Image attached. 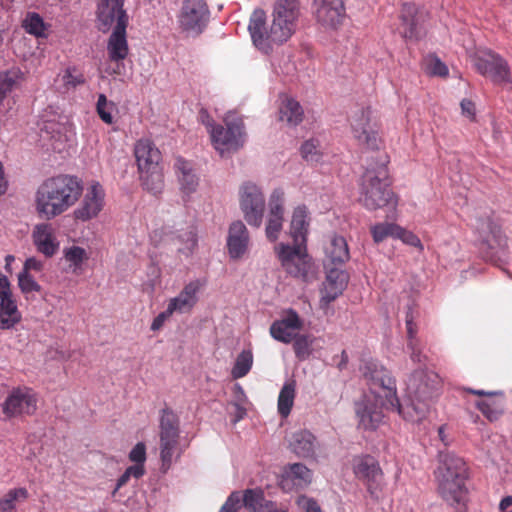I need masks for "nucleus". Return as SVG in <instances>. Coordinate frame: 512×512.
Masks as SVG:
<instances>
[{"label": "nucleus", "mask_w": 512, "mask_h": 512, "mask_svg": "<svg viewBox=\"0 0 512 512\" xmlns=\"http://www.w3.org/2000/svg\"><path fill=\"white\" fill-rule=\"evenodd\" d=\"M303 159L307 162L317 163L320 161L322 153L320 151V142L318 139L311 138L305 141L300 148Z\"/></svg>", "instance_id": "obj_48"}, {"label": "nucleus", "mask_w": 512, "mask_h": 512, "mask_svg": "<svg viewBox=\"0 0 512 512\" xmlns=\"http://www.w3.org/2000/svg\"><path fill=\"white\" fill-rule=\"evenodd\" d=\"M360 369L370 385L371 395H374V387L383 389L387 405L393 410L394 397H396V381L391 373L378 361L372 359L365 361Z\"/></svg>", "instance_id": "obj_15"}, {"label": "nucleus", "mask_w": 512, "mask_h": 512, "mask_svg": "<svg viewBox=\"0 0 512 512\" xmlns=\"http://www.w3.org/2000/svg\"><path fill=\"white\" fill-rule=\"evenodd\" d=\"M499 512H512V496L506 495L504 496L498 505Z\"/></svg>", "instance_id": "obj_64"}, {"label": "nucleus", "mask_w": 512, "mask_h": 512, "mask_svg": "<svg viewBox=\"0 0 512 512\" xmlns=\"http://www.w3.org/2000/svg\"><path fill=\"white\" fill-rule=\"evenodd\" d=\"M310 225V213L306 205L296 206L290 222V236L295 243H306Z\"/></svg>", "instance_id": "obj_30"}, {"label": "nucleus", "mask_w": 512, "mask_h": 512, "mask_svg": "<svg viewBox=\"0 0 512 512\" xmlns=\"http://www.w3.org/2000/svg\"><path fill=\"white\" fill-rule=\"evenodd\" d=\"M115 108V104L112 101H108L105 94H99L97 103H96V111L100 117V119L106 124H112L114 122L112 111Z\"/></svg>", "instance_id": "obj_50"}, {"label": "nucleus", "mask_w": 512, "mask_h": 512, "mask_svg": "<svg viewBox=\"0 0 512 512\" xmlns=\"http://www.w3.org/2000/svg\"><path fill=\"white\" fill-rule=\"evenodd\" d=\"M410 351V358L415 363H424L426 356L420 350L419 341L414 342L412 346H407Z\"/></svg>", "instance_id": "obj_61"}, {"label": "nucleus", "mask_w": 512, "mask_h": 512, "mask_svg": "<svg viewBox=\"0 0 512 512\" xmlns=\"http://www.w3.org/2000/svg\"><path fill=\"white\" fill-rule=\"evenodd\" d=\"M296 504L298 508L304 512H322L318 502L314 498L308 497L306 495L298 496Z\"/></svg>", "instance_id": "obj_56"}, {"label": "nucleus", "mask_w": 512, "mask_h": 512, "mask_svg": "<svg viewBox=\"0 0 512 512\" xmlns=\"http://www.w3.org/2000/svg\"><path fill=\"white\" fill-rule=\"evenodd\" d=\"M174 314L171 308L167 305L166 310L160 312L151 323V330L158 331L160 330L164 323Z\"/></svg>", "instance_id": "obj_59"}, {"label": "nucleus", "mask_w": 512, "mask_h": 512, "mask_svg": "<svg viewBox=\"0 0 512 512\" xmlns=\"http://www.w3.org/2000/svg\"><path fill=\"white\" fill-rule=\"evenodd\" d=\"M174 170L182 193L187 196L195 193L199 186V176L192 162L178 156L174 162Z\"/></svg>", "instance_id": "obj_29"}, {"label": "nucleus", "mask_w": 512, "mask_h": 512, "mask_svg": "<svg viewBox=\"0 0 512 512\" xmlns=\"http://www.w3.org/2000/svg\"><path fill=\"white\" fill-rule=\"evenodd\" d=\"M303 108L298 101L293 98H286L280 107V120L287 122L291 126L298 125L303 119Z\"/></svg>", "instance_id": "obj_36"}, {"label": "nucleus", "mask_w": 512, "mask_h": 512, "mask_svg": "<svg viewBox=\"0 0 512 512\" xmlns=\"http://www.w3.org/2000/svg\"><path fill=\"white\" fill-rule=\"evenodd\" d=\"M22 319L13 295L0 298V329L10 330Z\"/></svg>", "instance_id": "obj_33"}, {"label": "nucleus", "mask_w": 512, "mask_h": 512, "mask_svg": "<svg viewBox=\"0 0 512 512\" xmlns=\"http://www.w3.org/2000/svg\"><path fill=\"white\" fill-rule=\"evenodd\" d=\"M28 496V490L24 487L10 489L0 498V512H15L16 502L25 501Z\"/></svg>", "instance_id": "obj_41"}, {"label": "nucleus", "mask_w": 512, "mask_h": 512, "mask_svg": "<svg viewBox=\"0 0 512 512\" xmlns=\"http://www.w3.org/2000/svg\"><path fill=\"white\" fill-rule=\"evenodd\" d=\"M43 269V262L35 257H29L25 260L22 271L30 273V271L40 272Z\"/></svg>", "instance_id": "obj_62"}, {"label": "nucleus", "mask_w": 512, "mask_h": 512, "mask_svg": "<svg viewBox=\"0 0 512 512\" xmlns=\"http://www.w3.org/2000/svg\"><path fill=\"white\" fill-rule=\"evenodd\" d=\"M212 144L221 157L237 151L245 141L244 124L241 118H225V126L218 124L209 130Z\"/></svg>", "instance_id": "obj_8"}, {"label": "nucleus", "mask_w": 512, "mask_h": 512, "mask_svg": "<svg viewBox=\"0 0 512 512\" xmlns=\"http://www.w3.org/2000/svg\"><path fill=\"white\" fill-rule=\"evenodd\" d=\"M18 286L23 294L41 291V286L36 282L33 276L26 271H21L18 274Z\"/></svg>", "instance_id": "obj_52"}, {"label": "nucleus", "mask_w": 512, "mask_h": 512, "mask_svg": "<svg viewBox=\"0 0 512 512\" xmlns=\"http://www.w3.org/2000/svg\"><path fill=\"white\" fill-rule=\"evenodd\" d=\"M210 10L205 0H183L177 22L180 29L190 36L204 32L210 21Z\"/></svg>", "instance_id": "obj_10"}, {"label": "nucleus", "mask_w": 512, "mask_h": 512, "mask_svg": "<svg viewBox=\"0 0 512 512\" xmlns=\"http://www.w3.org/2000/svg\"><path fill=\"white\" fill-rule=\"evenodd\" d=\"M348 281L349 275L345 270L337 267L327 268L321 289V306H327L336 300L346 289Z\"/></svg>", "instance_id": "obj_21"}, {"label": "nucleus", "mask_w": 512, "mask_h": 512, "mask_svg": "<svg viewBox=\"0 0 512 512\" xmlns=\"http://www.w3.org/2000/svg\"><path fill=\"white\" fill-rule=\"evenodd\" d=\"M370 115L369 107L357 108L350 119L351 129L359 143L366 145L371 150H376L379 148L380 139L377 131L371 126Z\"/></svg>", "instance_id": "obj_18"}, {"label": "nucleus", "mask_w": 512, "mask_h": 512, "mask_svg": "<svg viewBox=\"0 0 512 512\" xmlns=\"http://www.w3.org/2000/svg\"><path fill=\"white\" fill-rule=\"evenodd\" d=\"M204 285L205 281L202 279L190 281L176 297L169 300L168 306L174 313L185 314L191 312L199 300L198 295Z\"/></svg>", "instance_id": "obj_23"}, {"label": "nucleus", "mask_w": 512, "mask_h": 512, "mask_svg": "<svg viewBox=\"0 0 512 512\" xmlns=\"http://www.w3.org/2000/svg\"><path fill=\"white\" fill-rule=\"evenodd\" d=\"M129 459L134 463H142L146 461V446L143 442H138L130 451Z\"/></svg>", "instance_id": "obj_58"}, {"label": "nucleus", "mask_w": 512, "mask_h": 512, "mask_svg": "<svg viewBox=\"0 0 512 512\" xmlns=\"http://www.w3.org/2000/svg\"><path fill=\"white\" fill-rule=\"evenodd\" d=\"M104 198L105 191L102 185L93 181L88 187L81 204L74 211L75 218L85 222L96 217L103 208Z\"/></svg>", "instance_id": "obj_19"}, {"label": "nucleus", "mask_w": 512, "mask_h": 512, "mask_svg": "<svg viewBox=\"0 0 512 512\" xmlns=\"http://www.w3.org/2000/svg\"><path fill=\"white\" fill-rule=\"evenodd\" d=\"M239 201L246 222L259 228L265 210V198L261 188L251 181L244 182L239 189Z\"/></svg>", "instance_id": "obj_13"}, {"label": "nucleus", "mask_w": 512, "mask_h": 512, "mask_svg": "<svg viewBox=\"0 0 512 512\" xmlns=\"http://www.w3.org/2000/svg\"><path fill=\"white\" fill-rule=\"evenodd\" d=\"M284 191L276 188L270 194L268 200V216L284 218Z\"/></svg>", "instance_id": "obj_47"}, {"label": "nucleus", "mask_w": 512, "mask_h": 512, "mask_svg": "<svg viewBox=\"0 0 512 512\" xmlns=\"http://www.w3.org/2000/svg\"><path fill=\"white\" fill-rule=\"evenodd\" d=\"M396 239L401 240L406 245L416 247L419 251H423L424 249L420 238L413 232L408 231L401 226H399V230H397Z\"/></svg>", "instance_id": "obj_54"}, {"label": "nucleus", "mask_w": 512, "mask_h": 512, "mask_svg": "<svg viewBox=\"0 0 512 512\" xmlns=\"http://www.w3.org/2000/svg\"><path fill=\"white\" fill-rule=\"evenodd\" d=\"M474 67L482 76L504 89H512L511 71L508 62L499 54L489 50L474 58Z\"/></svg>", "instance_id": "obj_12"}, {"label": "nucleus", "mask_w": 512, "mask_h": 512, "mask_svg": "<svg viewBox=\"0 0 512 512\" xmlns=\"http://www.w3.org/2000/svg\"><path fill=\"white\" fill-rule=\"evenodd\" d=\"M124 3L125 0H98L96 13L102 31L109 30L115 21H129Z\"/></svg>", "instance_id": "obj_25"}, {"label": "nucleus", "mask_w": 512, "mask_h": 512, "mask_svg": "<svg viewBox=\"0 0 512 512\" xmlns=\"http://www.w3.org/2000/svg\"><path fill=\"white\" fill-rule=\"evenodd\" d=\"M250 236L245 224L234 221L230 224L226 240L228 255L232 260L241 259L248 251Z\"/></svg>", "instance_id": "obj_22"}, {"label": "nucleus", "mask_w": 512, "mask_h": 512, "mask_svg": "<svg viewBox=\"0 0 512 512\" xmlns=\"http://www.w3.org/2000/svg\"><path fill=\"white\" fill-rule=\"evenodd\" d=\"M405 321L408 336L407 346H412L414 342H417L419 340L416 338V326L413 322V316L411 311L407 312Z\"/></svg>", "instance_id": "obj_60"}, {"label": "nucleus", "mask_w": 512, "mask_h": 512, "mask_svg": "<svg viewBox=\"0 0 512 512\" xmlns=\"http://www.w3.org/2000/svg\"><path fill=\"white\" fill-rule=\"evenodd\" d=\"M37 409V397L31 388H13L2 404L3 413L11 418L19 415H32Z\"/></svg>", "instance_id": "obj_17"}, {"label": "nucleus", "mask_w": 512, "mask_h": 512, "mask_svg": "<svg viewBox=\"0 0 512 512\" xmlns=\"http://www.w3.org/2000/svg\"><path fill=\"white\" fill-rule=\"evenodd\" d=\"M326 255L333 265H343L350 259L349 247L346 239L341 235H333Z\"/></svg>", "instance_id": "obj_34"}, {"label": "nucleus", "mask_w": 512, "mask_h": 512, "mask_svg": "<svg viewBox=\"0 0 512 512\" xmlns=\"http://www.w3.org/2000/svg\"><path fill=\"white\" fill-rule=\"evenodd\" d=\"M44 132L51 135L50 139L52 141L51 146L53 150L61 152L66 148V143L69 141V138L67 128L64 125L48 122L45 124Z\"/></svg>", "instance_id": "obj_38"}, {"label": "nucleus", "mask_w": 512, "mask_h": 512, "mask_svg": "<svg viewBox=\"0 0 512 512\" xmlns=\"http://www.w3.org/2000/svg\"><path fill=\"white\" fill-rule=\"evenodd\" d=\"M437 468L438 492L457 512H465L469 500L468 467L463 458L452 451H439Z\"/></svg>", "instance_id": "obj_4"}, {"label": "nucleus", "mask_w": 512, "mask_h": 512, "mask_svg": "<svg viewBox=\"0 0 512 512\" xmlns=\"http://www.w3.org/2000/svg\"><path fill=\"white\" fill-rule=\"evenodd\" d=\"M160 458L162 468L167 470L170 468L178 445L180 436V423L178 416L168 408H164L160 415Z\"/></svg>", "instance_id": "obj_11"}, {"label": "nucleus", "mask_w": 512, "mask_h": 512, "mask_svg": "<svg viewBox=\"0 0 512 512\" xmlns=\"http://www.w3.org/2000/svg\"><path fill=\"white\" fill-rule=\"evenodd\" d=\"M176 238L181 244L178 251L187 257L190 256L198 243L196 227L189 225L186 229L179 230Z\"/></svg>", "instance_id": "obj_39"}, {"label": "nucleus", "mask_w": 512, "mask_h": 512, "mask_svg": "<svg viewBox=\"0 0 512 512\" xmlns=\"http://www.w3.org/2000/svg\"><path fill=\"white\" fill-rule=\"evenodd\" d=\"M284 218L268 216L265 232L269 241L275 242L283 228Z\"/></svg>", "instance_id": "obj_53"}, {"label": "nucleus", "mask_w": 512, "mask_h": 512, "mask_svg": "<svg viewBox=\"0 0 512 512\" xmlns=\"http://www.w3.org/2000/svg\"><path fill=\"white\" fill-rule=\"evenodd\" d=\"M462 114L470 119L475 117V104L469 99H463L460 103Z\"/></svg>", "instance_id": "obj_63"}, {"label": "nucleus", "mask_w": 512, "mask_h": 512, "mask_svg": "<svg viewBox=\"0 0 512 512\" xmlns=\"http://www.w3.org/2000/svg\"><path fill=\"white\" fill-rule=\"evenodd\" d=\"M61 81L67 91L76 89L78 86L85 83L84 74L79 71L75 66L67 67L62 76Z\"/></svg>", "instance_id": "obj_46"}, {"label": "nucleus", "mask_w": 512, "mask_h": 512, "mask_svg": "<svg viewBox=\"0 0 512 512\" xmlns=\"http://www.w3.org/2000/svg\"><path fill=\"white\" fill-rule=\"evenodd\" d=\"M76 176L61 174L44 180L34 196L35 210L41 219L52 220L72 207L82 194Z\"/></svg>", "instance_id": "obj_2"}, {"label": "nucleus", "mask_w": 512, "mask_h": 512, "mask_svg": "<svg viewBox=\"0 0 512 512\" xmlns=\"http://www.w3.org/2000/svg\"><path fill=\"white\" fill-rule=\"evenodd\" d=\"M422 14L414 4L404 3L401 9L400 19L404 27L403 37L409 40H418L425 34L421 24Z\"/></svg>", "instance_id": "obj_28"}, {"label": "nucleus", "mask_w": 512, "mask_h": 512, "mask_svg": "<svg viewBox=\"0 0 512 512\" xmlns=\"http://www.w3.org/2000/svg\"><path fill=\"white\" fill-rule=\"evenodd\" d=\"M397 230H399V225L390 222L377 223L370 228L373 241L377 244L388 237L396 239Z\"/></svg>", "instance_id": "obj_43"}, {"label": "nucleus", "mask_w": 512, "mask_h": 512, "mask_svg": "<svg viewBox=\"0 0 512 512\" xmlns=\"http://www.w3.org/2000/svg\"><path fill=\"white\" fill-rule=\"evenodd\" d=\"M275 254L287 274L306 280L310 269V258L306 243H278L274 247Z\"/></svg>", "instance_id": "obj_9"}, {"label": "nucleus", "mask_w": 512, "mask_h": 512, "mask_svg": "<svg viewBox=\"0 0 512 512\" xmlns=\"http://www.w3.org/2000/svg\"><path fill=\"white\" fill-rule=\"evenodd\" d=\"M476 405L489 421H495L503 414V404L496 400H481Z\"/></svg>", "instance_id": "obj_45"}, {"label": "nucleus", "mask_w": 512, "mask_h": 512, "mask_svg": "<svg viewBox=\"0 0 512 512\" xmlns=\"http://www.w3.org/2000/svg\"><path fill=\"white\" fill-rule=\"evenodd\" d=\"M63 253L65 260L69 263L70 267L73 268L74 272L80 269L84 261L88 259L86 250L80 246L73 245L65 248Z\"/></svg>", "instance_id": "obj_44"}, {"label": "nucleus", "mask_w": 512, "mask_h": 512, "mask_svg": "<svg viewBox=\"0 0 512 512\" xmlns=\"http://www.w3.org/2000/svg\"><path fill=\"white\" fill-rule=\"evenodd\" d=\"M315 16L324 27L336 28L345 17L342 0H314Z\"/></svg>", "instance_id": "obj_24"}, {"label": "nucleus", "mask_w": 512, "mask_h": 512, "mask_svg": "<svg viewBox=\"0 0 512 512\" xmlns=\"http://www.w3.org/2000/svg\"><path fill=\"white\" fill-rule=\"evenodd\" d=\"M291 451L301 458L315 456L316 437L308 430H300L292 434L289 441Z\"/></svg>", "instance_id": "obj_31"}, {"label": "nucleus", "mask_w": 512, "mask_h": 512, "mask_svg": "<svg viewBox=\"0 0 512 512\" xmlns=\"http://www.w3.org/2000/svg\"><path fill=\"white\" fill-rule=\"evenodd\" d=\"M139 179L143 189L157 195L164 188L162 154L158 147L147 138L139 139L134 146Z\"/></svg>", "instance_id": "obj_6"}, {"label": "nucleus", "mask_w": 512, "mask_h": 512, "mask_svg": "<svg viewBox=\"0 0 512 512\" xmlns=\"http://www.w3.org/2000/svg\"><path fill=\"white\" fill-rule=\"evenodd\" d=\"M21 26L26 33L36 38L47 37L46 31L49 28V24H47L43 17L37 12H27L22 20Z\"/></svg>", "instance_id": "obj_35"}, {"label": "nucleus", "mask_w": 512, "mask_h": 512, "mask_svg": "<svg viewBox=\"0 0 512 512\" xmlns=\"http://www.w3.org/2000/svg\"><path fill=\"white\" fill-rule=\"evenodd\" d=\"M302 328V321L296 311L290 310L287 315L275 320L270 326L272 338L281 343L289 344L297 335V331Z\"/></svg>", "instance_id": "obj_26"}, {"label": "nucleus", "mask_w": 512, "mask_h": 512, "mask_svg": "<svg viewBox=\"0 0 512 512\" xmlns=\"http://www.w3.org/2000/svg\"><path fill=\"white\" fill-rule=\"evenodd\" d=\"M241 506L243 505L250 512H256L257 506L263 501L264 492L261 489H246L241 493Z\"/></svg>", "instance_id": "obj_49"}, {"label": "nucleus", "mask_w": 512, "mask_h": 512, "mask_svg": "<svg viewBox=\"0 0 512 512\" xmlns=\"http://www.w3.org/2000/svg\"><path fill=\"white\" fill-rule=\"evenodd\" d=\"M115 27L109 36L107 51L112 62L123 61L129 53L126 29L129 21H115Z\"/></svg>", "instance_id": "obj_27"}, {"label": "nucleus", "mask_w": 512, "mask_h": 512, "mask_svg": "<svg viewBox=\"0 0 512 512\" xmlns=\"http://www.w3.org/2000/svg\"><path fill=\"white\" fill-rule=\"evenodd\" d=\"M295 389L296 384L295 381H286L282 386L279 396H278V413L281 417L286 418L291 413V409L294 404L295 399Z\"/></svg>", "instance_id": "obj_37"}, {"label": "nucleus", "mask_w": 512, "mask_h": 512, "mask_svg": "<svg viewBox=\"0 0 512 512\" xmlns=\"http://www.w3.org/2000/svg\"><path fill=\"white\" fill-rule=\"evenodd\" d=\"M33 242L38 252L48 258L52 257L59 248V243L55 241L48 224L36 225L33 231Z\"/></svg>", "instance_id": "obj_32"}, {"label": "nucleus", "mask_w": 512, "mask_h": 512, "mask_svg": "<svg viewBox=\"0 0 512 512\" xmlns=\"http://www.w3.org/2000/svg\"><path fill=\"white\" fill-rule=\"evenodd\" d=\"M299 16L298 0H275L272 12V23L266 27V13L263 9H255L249 20L248 31L253 44L262 52L268 53L271 44L286 42L296 29Z\"/></svg>", "instance_id": "obj_1"}, {"label": "nucleus", "mask_w": 512, "mask_h": 512, "mask_svg": "<svg viewBox=\"0 0 512 512\" xmlns=\"http://www.w3.org/2000/svg\"><path fill=\"white\" fill-rule=\"evenodd\" d=\"M22 73L19 69L0 71V105L19 83Z\"/></svg>", "instance_id": "obj_40"}, {"label": "nucleus", "mask_w": 512, "mask_h": 512, "mask_svg": "<svg viewBox=\"0 0 512 512\" xmlns=\"http://www.w3.org/2000/svg\"><path fill=\"white\" fill-rule=\"evenodd\" d=\"M358 428L375 431L383 421L382 401L376 395L364 394L355 402Z\"/></svg>", "instance_id": "obj_16"}, {"label": "nucleus", "mask_w": 512, "mask_h": 512, "mask_svg": "<svg viewBox=\"0 0 512 512\" xmlns=\"http://www.w3.org/2000/svg\"><path fill=\"white\" fill-rule=\"evenodd\" d=\"M352 469L355 477L367 487L371 497L377 498L383 481L379 461L369 454L358 455L353 458Z\"/></svg>", "instance_id": "obj_14"}, {"label": "nucleus", "mask_w": 512, "mask_h": 512, "mask_svg": "<svg viewBox=\"0 0 512 512\" xmlns=\"http://www.w3.org/2000/svg\"><path fill=\"white\" fill-rule=\"evenodd\" d=\"M389 158L386 153L368 160L365 171L360 179V202L363 206L374 211L384 207L394 209L397 200L390 189Z\"/></svg>", "instance_id": "obj_5"}, {"label": "nucleus", "mask_w": 512, "mask_h": 512, "mask_svg": "<svg viewBox=\"0 0 512 512\" xmlns=\"http://www.w3.org/2000/svg\"><path fill=\"white\" fill-rule=\"evenodd\" d=\"M427 73L432 76L445 77L448 75L449 70L445 63H443L439 58L434 57L429 60Z\"/></svg>", "instance_id": "obj_55"}, {"label": "nucleus", "mask_w": 512, "mask_h": 512, "mask_svg": "<svg viewBox=\"0 0 512 512\" xmlns=\"http://www.w3.org/2000/svg\"><path fill=\"white\" fill-rule=\"evenodd\" d=\"M293 349L295 356L299 360H306L311 354L312 341L307 335L297 334L293 339Z\"/></svg>", "instance_id": "obj_51"}, {"label": "nucleus", "mask_w": 512, "mask_h": 512, "mask_svg": "<svg viewBox=\"0 0 512 512\" xmlns=\"http://www.w3.org/2000/svg\"><path fill=\"white\" fill-rule=\"evenodd\" d=\"M253 365V354L251 350L244 349L236 357L234 366L231 370V376L233 379H240L246 376Z\"/></svg>", "instance_id": "obj_42"}, {"label": "nucleus", "mask_w": 512, "mask_h": 512, "mask_svg": "<svg viewBox=\"0 0 512 512\" xmlns=\"http://www.w3.org/2000/svg\"><path fill=\"white\" fill-rule=\"evenodd\" d=\"M312 478L313 472L306 465L302 463L288 464L281 473L279 485L283 491L291 492L304 489L312 482Z\"/></svg>", "instance_id": "obj_20"}, {"label": "nucleus", "mask_w": 512, "mask_h": 512, "mask_svg": "<svg viewBox=\"0 0 512 512\" xmlns=\"http://www.w3.org/2000/svg\"><path fill=\"white\" fill-rule=\"evenodd\" d=\"M471 226L478 234L479 250L485 261L501 267L509 258L507 238L489 215L471 219Z\"/></svg>", "instance_id": "obj_7"}, {"label": "nucleus", "mask_w": 512, "mask_h": 512, "mask_svg": "<svg viewBox=\"0 0 512 512\" xmlns=\"http://www.w3.org/2000/svg\"><path fill=\"white\" fill-rule=\"evenodd\" d=\"M440 383V377L434 371L416 369L406 382L405 402L394 397L393 411L406 421H422L429 412L431 401L439 394Z\"/></svg>", "instance_id": "obj_3"}, {"label": "nucleus", "mask_w": 512, "mask_h": 512, "mask_svg": "<svg viewBox=\"0 0 512 512\" xmlns=\"http://www.w3.org/2000/svg\"><path fill=\"white\" fill-rule=\"evenodd\" d=\"M241 508V494L240 491H233L225 503L220 508L219 512H237Z\"/></svg>", "instance_id": "obj_57"}]
</instances>
